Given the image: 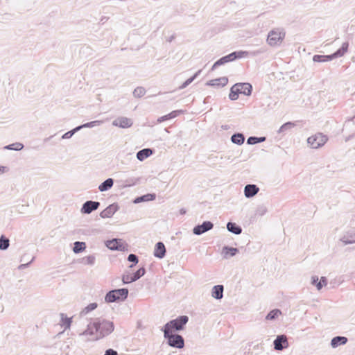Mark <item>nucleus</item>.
Wrapping results in <instances>:
<instances>
[{
	"mask_svg": "<svg viewBox=\"0 0 355 355\" xmlns=\"http://www.w3.org/2000/svg\"><path fill=\"white\" fill-rule=\"evenodd\" d=\"M114 329L112 322L98 318L89 323L87 329L80 334V336H89L87 340H97L110 334Z\"/></svg>",
	"mask_w": 355,
	"mask_h": 355,
	"instance_id": "obj_1",
	"label": "nucleus"
},
{
	"mask_svg": "<svg viewBox=\"0 0 355 355\" xmlns=\"http://www.w3.org/2000/svg\"><path fill=\"white\" fill-rule=\"evenodd\" d=\"M286 36L284 28L277 27L271 29L267 36L266 42L272 47L279 46Z\"/></svg>",
	"mask_w": 355,
	"mask_h": 355,
	"instance_id": "obj_2",
	"label": "nucleus"
},
{
	"mask_svg": "<svg viewBox=\"0 0 355 355\" xmlns=\"http://www.w3.org/2000/svg\"><path fill=\"white\" fill-rule=\"evenodd\" d=\"M188 321L189 318L187 315H181L178 317L176 319L169 321L164 325V329H162L164 331V336L167 337L168 331L173 332V330H182Z\"/></svg>",
	"mask_w": 355,
	"mask_h": 355,
	"instance_id": "obj_3",
	"label": "nucleus"
},
{
	"mask_svg": "<svg viewBox=\"0 0 355 355\" xmlns=\"http://www.w3.org/2000/svg\"><path fill=\"white\" fill-rule=\"evenodd\" d=\"M252 87L250 83H236L231 87L229 97L231 100L235 101L238 99L239 94L250 96L252 93Z\"/></svg>",
	"mask_w": 355,
	"mask_h": 355,
	"instance_id": "obj_4",
	"label": "nucleus"
},
{
	"mask_svg": "<svg viewBox=\"0 0 355 355\" xmlns=\"http://www.w3.org/2000/svg\"><path fill=\"white\" fill-rule=\"evenodd\" d=\"M128 296V288H118L110 291L105 296V301L107 303L123 302Z\"/></svg>",
	"mask_w": 355,
	"mask_h": 355,
	"instance_id": "obj_5",
	"label": "nucleus"
},
{
	"mask_svg": "<svg viewBox=\"0 0 355 355\" xmlns=\"http://www.w3.org/2000/svg\"><path fill=\"white\" fill-rule=\"evenodd\" d=\"M349 44L347 42H344L342 44L341 48L337 50L335 53L328 55H315L313 58V60L317 62H323L331 61L334 58L342 57L348 49Z\"/></svg>",
	"mask_w": 355,
	"mask_h": 355,
	"instance_id": "obj_6",
	"label": "nucleus"
},
{
	"mask_svg": "<svg viewBox=\"0 0 355 355\" xmlns=\"http://www.w3.org/2000/svg\"><path fill=\"white\" fill-rule=\"evenodd\" d=\"M248 54V52L243 51L232 52L225 56L220 58L219 60L215 62V63L213 64L211 67V70H214L218 67L223 65L227 62H232L238 58H243L246 56Z\"/></svg>",
	"mask_w": 355,
	"mask_h": 355,
	"instance_id": "obj_7",
	"label": "nucleus"
},
{
	"mask_svg": "<svg viewBox=\"0 0 355 355\" xmlns=\"http://www.w3.org/2000/svg\"><path fill=\"white\" fill-rule=\"evenodd\" d=\"M327 140L328 138L326 135L318 133L309 137L307 139V143L312 148L317 149L324 145Z\"/></svg>",
	"mask_w": 355,
	"mask_h": 355,
	"instance_id": "obj_8",
	"label": "nucleus"
},
{
	"mask_svg": "<svg viewBox=\"0 0 355 355\" xmlns=\"http://www.w3.org/2000/svg\"><path fill=\"white\" fill-rule=\"evenodd\" d=\"M168 344L171 347L181 349L184 347V342L182 336L179 334H172V332L168 331L167 337Z\"/></svg>",
	"mask_w": 355,
	"mask_h": 355,
	"instance_id": "obj_9",
	"label": "nucleus"
},
{
	"mask_svg": "<svg viewBox=\"0 0 355 355\" xmlns=\"http://www.w3.org/2000/svg\"><path fill=\"white\" fill-rule=\"evenodd\" d=\"M146 270L144 267L137 270L132 275L130 274H124L122 276V282L124 284L132 283L140 279L145 275Z\"/></svg>",
	"mask_w": 355,
	"mask_h": 355,
	"instance_id": "obj_10",
	"label": "nucleus"
},
{
	"mask_svg": "<svg viewBox=\"0 0 355 355\" xmlns=\"http://www.w3.org/2000/svg\"><path fill=\"white\" fill-rule=\"evenodd\" d=\"M105 245L111 250L125 251L127 250V245L122 242L121 239H119L107 241Z\"/></svg>",
	"mask_w": 355,
	"mask_h": 355,
	"instance_id": "obj_11",
	"label": "nucleus"
},
{
	"mask_svg": "<svg viewBox=\"0 0 355 355\" xmlns=\"http://www.w3.org/2000/svg\"><path fill=\"white\" fill-rule=\"evenodd\" d=\"M274 349L277 351H282L288 347V343L286 336L279 335L273 341Z\"/></svg>",
	"mask_w": 355,
	"mask_h": 355,
	"instance_id": "obj_12",
	"label": "nucleus"
},
{
	"mask_svg": "<svg viewBox=\"0 0 355 355\" xmlns=\"http://www.w3.org/2000/svg\"><path fill=\"white\" fill-rule=\"evenodd\" d=\"M99 206V202L87 200L83 205L80 211L83 214H89L93 211L96 210Z\"/></svg>",
	"mask_w": 355,
	"mask_h": 355,
	"instance_id": "obj_13",
	"label": "nucleus"
},
{
	"mask_svg": "<svg viewBox=\"0 0 355 355\" xmlns=\"http://www.w3.org/2000/svg\"><path fill=\"white\" fill-rule=\"evenodd\" d=\"M214 224L210 221H204L201 225H196L193 229V233L196 235H201L202 234L211 230Z\"/></svg>",
	"mask_w": 355,
	"mask_h": 355,
	"instance_id": "obj_14",
	"label": "nucleus"
},
{
	"mask_svg": "<svg viewBox=\"0 0 355 355\" xmlns=\"http://www.w3.org/2000/svg\"><path fill=\"white\" fill-rule=\"evenodd\" d=\"M132 123L133 122L131 119L125 116L118 117L112 122V125L114 126L119 127L121 128H130L132 125Z\"/></svg>",
	"mask_w": 355,
	"mask_h": 355,
	"instance_id": "obj_15",
	"label": "nucleus"
},
{
	"mask_svg": "<svg viewBox=\"0 0 355 355\" xmlns=\"http://www.w3.org/2000/svg\"><path fill=\"white\" fill-rule=\"evenodd\" d=\"M119 209L117 204H112L107 207L100 213V216L102 218H111Z\"/></svg>",
	"mask_w": 355,
	"mask_h": 355,
	"instance_id": "obj_16",
	"label": "nucleus"
},
{
	"mask_svg": "<svg viewBox=\"0 0 355 355\" xmlns=\"http://www.w3.org/2000/svg\"><path fill=\"white\" fill-rule=\"evenodd\" d=\"M259 191V188L256 184H247L244 187V195L246 198L254 197Z\"/></svg>",
	"mask_w": 355,
	"mask_h": 355,
	"instance_id": "obj_17",
	"label": "nucleus"
},
{
	"mask_svg": "<svg viewBox=\"0 0 355 355\" xmlns=\"http://www.w3.org/2000/svg\"><path fill=\"white\" fill-rule=\"evenodd\" d=\"M153 254L155 257L162 259L166 254V248L162 242H158L156 243L154 249Z\"/></svg>",
	"mask_w": 355,
	"mask_h": 355,
	"instance_id": "obj_18",
	"label": "nucleus"
},
{
	"mask_svg": "<svg viewBox=\"0 0 355 355\" xmlns=\"http://www.w3.org/2000/svg\"><path fill=\"white\" fill-rule=\"evenodd\" d=\"M224 286L216 285L211 289V297L216 300H220L223 297Z\"/></svg>",
	"mask_w": 355,
	"mask_h": 355,
	"instance_id": "obj_19",
	"label": "nucleus"
},
{
	"mask_svg": "<svg viewBox=\"0 0 355 355\" xmlns=\"http://www.w3.org/2000/svg\"><path fill=\"white\" fill-rule=\"evenodd\" d=\"M347 340V338L345 336H335L331 340V346L333 348H336L338 346L345 345Z\"/></svg>",
	"mask_w": 355,
	"mask_h": 355,
	"instance_id": "obj_20",
	"label": "nucleus"
},
{
	"mask_svg": "<svg viewBox=\"0 0 355 355\" xmlns=\"http://www.w3.org/2000/svg\"><path fill=\"white\" fill-rule=\"evenodd\" d=\"M228 83V79L226 77H221L219 78L209 80L207 84L210 86L223 87Z\"/></svg>",
	"mask_w": 355,
	"mask_h": 355,
	"instance_id": "obj_21",
	"label": "nucleus"
},
{
	"mask_svg": "<svg viewBox=\"0 0 355 355\" xmlns=\"http://www.w3.org/2000/svg\"><path fill=\"white\" fill-rule=\"evenodd\" d=\"M153 151L150 148H144L141 150H139L137 153V158L139 161H143L145 159L148 158L153 154Z\"/></svg>",
	"mask_w": 355,
	"mask_h": 355,
	"instance_id": "obj_22",
	"label": "nucleus"
},
{
	"mask_svg": "<svg viewBox=\"0 0 355 355\" xmlns=\"http://www.w3.org/2000/svg\"><path fill=\"white\" fill-rule=\"evenodd\" d=\"M238 252L239 250L237 248L229 246H224L222 249V253L224 254L225 259L234 257Z\"/></svg>",
	"mask_w": 355,
	"mask_h": 355,
	"instance_id": "obj_23",
	"label": "nucleus"
},
{
	"mask_svg": "<svg viewBox=\"0 0 355 355\" xmlns=\"http://www.w3.org/2000/svg\"><path fill=\"white\" fill-rule=\"evenodd\" d=\"M114 184V180L112 178H107L99 186L98 189L100 191L103 192L109 190L112 187Z\"/></svg>",
	"mask_w": 355,
	"mask_h": 355,
	"instance_id": "obj_24",
	"label": "nucleus"
},
{
	"mask_svg": "<svg viewBox=\"0 0 355 355\" xmlns=\"http://www.w3.org/2000/svg\"><path fill=\"white\" fill-rule=\"evenodd\" d=\"M227 229L229 232L234 234H240L242 232V228L235 223L228 222Z\"/></svg>",
	"mask_w": 355,
	"mask_h": 355,
	"instance_id": "obj_25",
	"label": "nucleus"
},
{
	"mask_svg": "<svg viewBox=\"0 0 355 355\" xmlns=\"http://www.w3.org/2000/svg\"><path fill=\"white\" fill-rule=\"evenodd\" d=\"M182 112H183V111L181 110H174V111L171 112V113H169V114H168L166 115H164L163 116H161V117L158 118L157 122L158 123H162V122L165 121L166 120L175 118L178 114H180V113H182Z\"/></svg>",
	"mask_w": 355,
	"mask_h": 355,
	"instance_id": "obj_26",
	"label": "nucleus"
},
{
	"mask_svg": "<svg viewBox=\"0 0 355 355\" xmlns=\"http://www.w3.org/2000/svg\"><path fill=\"white\" fill-rule=\"evenodd\" d=\"M231 141L235 144L241 145L244 143L245 137L242 133H235L231 137Z\"/></svg>",
	"mask_w": 355,
	"mask_h": 355,
	"instance_id": "obj_27",
	"label": "nucleus"
},
{
	"mask_svg": "<svg viewBox=\"0 0 355 355\" xmlns=\"http://www.w3.org/2000/svg\"><path fill=\"white\" fill-rule=\"evenodd\" d=\"M61 325L67 329L70 327L71 324V318H68L64 313H60Z\"/></svg>",
	"mask_w": 355,
	"mask_h": 355,
	"instance_id": "obj_28",
	"label": "nucleus"
},
{
	"mask_svg": "<svg viewBox=\"0 0 355 355\" xmlns=\"http://www.w3.org/2000/svg\"><path fill=\"white\" fill-rule=\"evenodd\" d=\"M282 315V311L279 309H275L270 311L266 315V319L268 320H273Z\"/></svg>",
	"mask_w": 355,
	"mask_h": 355,
	"instance_id": "obj_29",
	"label": "nucleus"
},
{
	"mask_svg": "<svg viewBox=\"0 0 355 355\" xmlns=\"http://www.w3.org/2000/svg\"><path fill=\"white\" fill-rule=\"evenodd\" d=\"M86 245L85 242L76 241L73 248L74 253L78 254L85 250Z\"/></svg>",
	"mask_w": 355,
	"mask_h": 355,
	"instance_id": "obj_30",
	"label": "nucleus"
},
{
	"mask_svg": "<svg viewBox=\"0 0 355 355\" xmlns=\"http://www.w3.org/2000/svg\"><path fill=\"white\" fill-rule=\"evenodd\" d=\"M295 126V123L293 122H287L283 124L279 129L278 133H283L291 130Z\"/></svg>",
	"mask_w": 355,
	"mask_h": 355,
	"instance_id": "obj_31",
	"label": "nucleus"
},
{
	"mask_svg": "<svg viewBox=\"0 0 355 355\" xmlns=\"http://www.w3.org/2000/svg\"><path fill=\"white\" fill-rule=\"evenodd\" d=\"M10 245V241L5 236L2 235L0 236V250H6Z\"/></svg>",
	"mask_w": 355,
	"mask_h": 355,
	"instance_id": "obj_32",
	"label": "nucleus"
},
{
	"mask_svg": "<svg viewBox=\"0 0 355 355\" xmlns=\"http://www.w3.org/2000/svg\"><path fill=\"white\" fill-rule=\"evenodd\" d=\"M155 198V194H147V195H144L142 196L137 198L134 200V202L135 203H139V202H143V201H146V200H153Z\"/></svg>",
	"mask_w": 355,
	"mask_h": 355,
	"instance_id": "obj_33",
	"label": "nucleus"
},
{
	"mask_svg": "<svg viewBox=\"0 0 355 355\" xmlns=\"http://www.w3.org/2000/svg\"><path fill=\"white\" fill-rule=\"evenodd\" d=\"M96 262V257L94 255H89L83 257L81 260V263L85 265L94 266Z\"/></svg>",
	"mask_w": 355,
	"mask_h": 355,
	"instance_id": "obj_34",
	"label": "nucleus"
},
{
	"mask_svg": "<svg viewBox=\"0 0 355 355\" xmlns=\"http://www.w3.org/2000/svg\"><path fill=\"white\" fill-rule=\"evenodd\" d=\"M24 145L21 143L16 142L12 144L7 145L4 147L5 149L7 150H21L23 149Z\"/></svg>",
	"mask_w": 355,
	"mask_h": 355,
	"instance_id": "obj_35",
	"label": "nucleus"
},
{
	"mask_svg": "<svg viewBox=\"0 0 355 355\" xmlns=\"http://www.w3.org/2000/svg\"><path fill=\"white\" fill-rule=\"evenodd\" d=\"M340 241L344 243V245L354 243H355V234L350 235L349 236L347 235H345L342 237Z\"/></svg>",
	"mask_w": 355,
	"mask_h": 355,
	"instance_id": "obj_36",
	"label": "nucleus"
},
{
	"mask_svg": "<svg viewBox=\"0 0 355 355\" xmlns=\"http://www.w3.org/2000/svg\"><path fill=\"white\" fill-rule=\"evenodd\" d=\"M201 73V70H198L192 77L187 79L184 83H182V85L180 87V89H184L187 87L189 85H190L196 78L197 76Z\"/></svg>",
	"mask_w": 355,
	"mask_h": 355,
	"instance_id": "obj_37",
	"label": "nucleus"
},
{
	"mask_svg": "<svg viewBox=\"0 0 355 355\" xmlns=\"http://www.w3.org/2000/svg\"><path fill=\"white\" fill-rule=\"evenodd\" d=\"M103 123V121H93L91 122L86 123L85 124H83L81 125H79L78 127H80V130L84 128H93L97 125H100Z\"/></svg>",
	"mask_w": 355,
	"mask_h": 355,
	"instance_id": "obj_38",
	"label": "nucleus"
},
{
	"mask_svg": "<svg viewBox=\"0 0 355 355\" xmlns=\"http://www.w3.org/2000/svg\"><path fill=\"white\" fill-rule=\"evenodd\" d=\"M146 89L143 87H137L133 92V96L137 98H141L146 94Z\"/></svg>",
	"mask_w": 355,
	"mask_h": 355,
	"instance_id": "obj_39",
	"label": "nucleus"
},
{
	"mask_svg": "<svg viewBox=\"0 0 355 355\" xmlns=\"http://www.w3.org/2000/svg\"><path fill=\"white\" fill-rule=\"evenodd\" d=\"M97 306H98L97 303H96V302L91 303L89 305H87L85 309H83V311H81V314L86 315L89 312L96 309L97 308Z\"/></svg>",
	"mask_w": 355,
	"mask_h": 355,
	"instance_id": "obj_40",
	"label": "nucleus"
},
{
	"mask_svg": "<svg viewBox=\"0 0 355 355\" xmlns=\"http://www.w3.org/2000/svg\"><path fill=\"white\" fill-rule=\"evenodd\" d=\"M80 130V127L77 126L74 129L67 132L62 136V139H67L71 138L76 132Z\"/></svg>",
	"mask_w": 355,
	"mask_h": 355,
	"instance_id": "obj_41",
	"label": "nucleus"
},
{
	"mask_svg": "<svg viewBox=\"0 0 355 355\" xmlns=\"http://www.w3.org/2000/svg\"><path fill=\"white\" fill-rule=\"evenodd\" d=\"M128 261L133 263V264L130 266V268H133L134 265L137 264L139 261V259L137 255L135 254H130L128 257Z\"/></svg>",
	"mask_w": 355,
	"mask_h": 355,
	"instance_id": "obj_42",
	"label": "nucleus"
},
{
	"mask_svg": "<svg viewBox=\"0 0 355 355\" xmlns=\"http://www.w3.org/2000/svg\"><path fill=\"white\" fill-rule=\"evenodd\" d=\"M268 211V209L267 207L265 206V205H261L259 206L257 211H256V213L257 215L260 216H263L266 212Z\"/></svg>",
	"mask_w": 355,
	"mask_h": 355,
	"instance_id": "obj_43",
	"label": "nucleus"
},
{
	"mask_svg": "<svg viewBox=\"0 0 355 355\" xmlns=\"http://www.w3.org/2000/svg\"><path fill=\"white\" fill-rule=\"evenodd\" d=\"M247 144L249 145L257 144V137L252 136L248 137V139H247Z\"/></svg>",
	"mask_w": 355,
	"mask_h": 355,
	"instance_id": "obj_44",
	"label": "nucleus"
},
{
	"mask_svg": "<svg viewBox=\"0 0 355 355\" xmlns=\"http://www.w3.org/2000/svg\"><path fill=\"white\" fill-rule=\"evenodd\" d=\"M104 355H118V353L112 349H109L105 351Z\"/></svg>",
	"mask_w": 355,
	"mask_h": 355,
	"instance_id": "obj_45",
	"label": "nucleus"
},
{
	"mask_svg": "<svg viewBox=\"0 0 355 355\" xmlns=\"http://www.w3.org/2000/svg\"><path fill=\"white\" fill-rule=\"evenodd\" d=\"M318 282V277L317 276H313L311 277V284L315 285Z\"/></svg>",
	"mask_w": 355,
	"mask_h": 355,
	"instance_id": "obj_46",
	"label": "nucleus"
},
{
	"mask_svg": "<svg viewBox=\"0 0 355 355\" xmlns=\"http://www.w3.org/2000/svg\"><path fill=\"white\" fill-rule=\"evenodd\" d=\"M33 259H34V258H33V259H32V260H31L29 263H28L21 264V265H19V267H18V268H19V270H23V269H24L25 268H26V267L28 266V264H29L31 262H32V261H33Z\"/></svg>",
	"mask_w": 355,
	"mask_h": 355,
	"instance_id": "obj_47",
	"label": "nucleus"
},
{
	"mask_svg": "<svg viewBox=\"0 0 355 355\" xmlns=\"http://www.w3.org/2000/svg\"><path fill=\"white\" fill-rule=\"evenodd\" d=\"M320 282H322V284H323V286H326L327 284V279L325 277H322L320 278Z\"/></svg>",
	"mask_w": 355,
	"mask_h": 355,
	"instance_id": "obj_48",
	"label": "nucleus"
},
{
	"mask_svg": "<svg viewBox=\"0 0 355 355\" xmlns=\"http://www.w3.org/2000/svg\"><path fill=\"white\" fill-rule=\"evenodd\" d=\"M265 140H266V137H257V144L263 142Z\"/></svg>",
	"mask_w": 355,
	"mask_h": 355,
	"instance_id": "obj_49",
	"label": "nucleus"
},
{
	"mask_svg": "<svg viewBox=\"0 0 355 355\" xmlns=\"http://www.w3.org/2000/svg\"><path fill=\"white\" fill-rule=\"evenodd\" d=\"M318 291H320L322 286L323 284H322V282L318 281V282L315 285Z\"/></svg>",
	"mask_w": 355,
	"mask_h": 355,
	"instance_id": "obj_50",
	"label": "nucleus"
},
{
	"mask_svg": "<svg viewBox=\"0 0 355 355\" xmlns=\"http://www.w3.org/2000/svg\"><path fill=\"white\" fill-rule=\"evenodd\" d=\"M266 51V49H259V51H256V52H253L252 53V55H257L259 53H264Z\"/></svg>",
	"mask_w": 355,
	"mask_h": 355,
	"instance_id": "obj_51",
	"label": "nucleus"
},
{
	"mask_svg": "<svg viewBox=\"0 0 355 355\" xmlns=\"http://www.w3.org/2000/svg\"><path fill=\"white\" fill-rule=\"evenodd\" d=\"M128 184L127 185L128 186H132V185H135V182L133 181V180H128Z\"/></svg>",
	"mask_w": 355,
	"mask_h": 355,
	"instance_id": "obj_52",
	"label": "nucleus"
},
{
	"mask_svg": "<svg viewBox=\"0 0 355 355\" xmlns=\"http://www.w3.org/2000/svg\"><path fill=\"white\" fill-rule=\"evenodd\" d=\"M5 166H0V174H2L5 172Z\"/></svg>",
	"mask_w": 355,
	"mask_h": 355,
	"instance_id": "obj_53",
	"label": "nucleus"
},
{
	"mask_svg": "<svg viewBox=\"0 0 355 355\" xmlns=\"http://www.w3.org/2000/svg\"><path fill=\"white\" fill-rule=\"evenodd\" d=\"M181 213H185V211L181 210Z\"/></svg>",
	"mask_w": 355,
	"mask_h": 355,
	"instance_id": "obj_54",
	"label": "nucleus"
}]
</instances>
